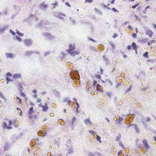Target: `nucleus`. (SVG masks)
Listing matches in <instances>:
<instances>
[{"label":"nucleus","mask_w":156,"mask_h":156,"mask_svg":"<svg viewBox=\"0 0 156 156\" xmlns=\"http://www.w3.org/2000/svg\"><path fill=\"white\" fill-rule=\"evenodd\" d=\"M24 44L26 46H29L30 45L32 42L29 39H26L24 40Z\"/></svg>","instance_id":"nucleus-5"},{"label":"nucleus","mask_w":156,"mask_h":156,"mask_svg":"<svg viewBox=\"0 0 156 156\" xmlns=\"http://www.w3.org/2000/svg\"><path fill=\"white\" fill-rule=\"evenodd\" d=\"M154 140H155V141H156V137H154Z\"/></svg>","instance_id":"nucleus-61"},{"label":"nucleus","mask_w":156,"mask_h":156,"mask_svg":"<svg viewBox=\"0 0 156 156\" xmlns=\"http://www.w3.org/2000/svg\"><path fill=\"white\" fill-rule=\"evenodd\" d=\"M97 83V81L95 80H94V82H93V85L94 87L95 86V84Z\"/></svg>","instance_id":"nucleus-30"},{"label":"nucleus","mask_w":156,"mask_h":156,"mask_svg":"<svg viewBox=\"0 0 156 156\" xmlns=\"http://www.w3.org/2000/svg\"><path fill=\"white\" fill-rule=\"evenodd\" d=\"M112 10L114 12H116V11H117V10H116V9L114 8H112Z\"/></svg>","instance_id":"nucleus-38"},{"label":"nucleus","mask_w":156,"mask_h":156,"mask_svg":"<svg viewBox=\"0 0 156 156\" xmlns=\"http://www.w3.org/2000/svg\"><path fill=\"white\" fill-rule=\"evenodd\" d=\"M10 33L12 34L13 35L15 36L16 35V33L15 32L12 31V30H11Z\"/></svg>","instance_id":"nucleus-32"},{"label":"nucleus","mask_w":156,"mask_h":156,"mask_svg":"<svg viewBox=\"0 0 156 156\" xmlns=\"http://www.w3.org/2000/svg\"><path fill=\"white\" fill-rule=\"evenodd\" d=\"M155 42V41L154 40H152L150 41L147 43L148 45L150 46L152 44L154 43Z\"/></svg>","instance_id":"nucleus-12"},{"label":"nucleus","mask_w":156,"mask_h":156,"mask_svg":"<svg viewBox=\"0 0 156 156\" xmlns=\"http://www.w3.org/2000/svg\"><path fill=\"white\" fill-rule=\"evenodd\" d=\"M42 5L44 8H45L46 7H47V5H44V4H42Z\"/></svg>","instance_id":"nucleus-44"},{"label":"nucleus","mask_w":156,"mask_h":156,"mask_svg":"<svg viewBox=\"0 0 156 156\" xmlns=\"http://www.w3.org/2000/svg\"><path fill=\"white\" fill-rule=\"evenodd\" d=\"M16 33L19 35L20 36H23V33H22L19 31H17Z\"/></svg>","instance_id":"nucleus-17"},{"label":"nucleus","mask_w":156,"mask_h":156,"mask_svg":"<svg viewBox=\"0 0 156 156\" xmlns=\"http://www.w3.org/2000/svg\"><path fill=\"white\" fill-rule=\"evenodd\" d=\"M43 105L41 103L39 105V106L40 107H42V106H43Z\"/></svg>","instance_id":"nucleus-51"},{"label":"nucleus","mask_w":156,"mask_h":156,"mask_svg":"<svg viewBox=\"0 0 156 156\" xmlns=\"http://www.w3.org/2000/svg\"><path fill=\"white\" fill-rule=\"evenodd\" d=\"M121 146L122 147H123V148H124V147H123V145L122 144H121Z\"/></svg>","instance_id":"nucleus-57"},{"label":"nucleus","mask_w":156,"mask_h":156,"mask_svg":"<svg viewBox=\"0 0 156 156\" xmlns=\"http://www.w3.org/2000/svg\"><path fill=\"white\" fill-rule=\"evenodd\" d=\"M100 86V85L99 84H97V85H96V90H99V87Z\"/></svg>","instance_id":"nucleus-31"},{"label":"nucleus","mask_w":156,"mask_h":156,"mask_svg":"<svg viewBox=\"0 0 156 156\" xmlns=\"http://www.w3.org/2000/svg\"><path fill=\"white\" fill-rule=\"evenodd\" d=\"M16 121H12L10 119L9 120V126H7V124L5 122H3L2 123V126L3 129H11L12 128V127L10 126L12 123H14V122H15Z\"/></svg>","instance_id":"nucleus-1"},{"label":"nucleus","mask_w":156,"mask_h":156,"mask_svg":"<svg viewBox=\"0 0 156 156\" xmlns=\"http://www.w3.org/2000/svg\"><path fill=\"white\" fill-rule=\"evenodd\" d=\"M127 48L128 49L130 50L131 48V46L130 45H129L127 46Z\"/></svg>","instance_id":"nucleus-36"},{"label":"nucleus","mask_w":156,"mask_h":156,"mask_svg":"<svg viewBox=\"0 0 156 156\" xmlns=\"http://www.w3.org/2000/svg\"><path fill=\"white\" fill-rule=\"evenodd\" d=\"M117 36V34H116L115 33L114 34V35H113V37L114 38H115Z\"/></svg>","instance_id":"nucleus-35"},{"label":"nucleus","mask_w":156,"mask_h":156,"mask_svg":"<svg viewBox=\"0 0 156 156\" xmlns=\"http://www.w3.org/2000/svg\"><path fill=\"white\" fill-rule=\"evenodd\" d=\"M153 25L154 27L156 29V25L155 24H153Z\"/></svg>","instance_id":"nucleus-55"},{"label":"nucleus","mask_w":156,"mask_h":156,"mask_svg":"<svg viewBox=\"0 0 156 156\" xmlns=\"http://www.w3.org/2000/svg\"><path fill=\"white\" fill-rule=\"evenodd\" d=\"M106 120H107V122H109V120L108 119V118H106Z\"/></svg>","instance_id":"nucleus-56"},{"label":"nucleus","mask_w":156,"mask_h":156,"mask_svg":"<svg viewBox=\"0 0 156 156\" xmlns=\"http://www.w3.org/2000/svg\"><path fill=\"white\" fill-rule=\"evenodd\" d=\"M16 39L18 41H22V39L21 38L18 37V36H16Z\"/></svg>","instance_id":"nucleus-22"},{"label":"nucleus","mask_w":156,"mask_h":156,"mask_svg":"<svg viewBox=\"0 0 156 156\" xmlns=\"http://www.w3.org/2000/svg\"><path fill=\"white\" fill-rule=\"evenodd\" d=\"M118 155H120V152H119V153H118Z\"/></svg>","instance_id":"nucleus-62"},{"label":"nucleus","mask_w":156,"mask_h":156,"mask_svg":"<svg viewBox=\"0 0 156 156\" xmlns=\"http://www.w3.org/2000/svg\"><path fill=\"white\" fill-rule=\"evenodd\" d=\"M136 33H133L132 34V37L134 38H136Z\"/></svg>","instance_id":"nucleus-29"},{"label":"nucleus","mask_w":156,"mask_h":156,"mask_svg":"<svg viewBox=\"0 0 156 156\" xmlns=\"http://www.w3.org/2000/svg\"><path fill=\"white\" fill-rule=\"evenodd\" d=\"M41 99H38L37 100V103H39L41 102Z\"/></svg>","instance_id":"nucleus-39"},{"label":"nucleus","mask_w":156,"mask_h":156,"mask_svg":"<svg viewBox=\"0 0 156 156\" xmlns=\"http://www.w3.org/2000/svg\"><path fill=\"white\" fill-rule=\"evenodd\" d=\"M153 32L152 31L150 30H148L146 31V34L148 35L149 37H151L153 35Z\"/></svg>","instance_id":"nucleus-4"},{"label":"nucleus","mask_w":156,"mask_h":156,"mask_svg":"<svg viewBox=\"0 0 156 156\" xmlns=\"http://www.w3.org/2000/svg\"><path fill=\"white\" fill-rule=\"evenodd\" d=\"M46 120H47V119H44V120H43V122H44V121H46Z\"/></svg>","instance_id":"nucleus-59"},{"label":"nucleus","mask_w":156,"mask_h":156,"mask_svg":"<svg viewBox=\"0 0 156 156\" xmlns=\"http://www.w3.org/2000/svg\"><path fill=\"white\" fill-rule=\"evenodd\" d=\"M6 80L7 81V84H8L9 82H12V80L10 78L7 77L6 78Z\"/></svg>","instance_id":"nucleus-14"},{"label":"nucleus","mask_w":156,"mask_h":156,"mask_svg":"<svg viewBox=\"0 0 156 156\" xmlns=\"http://www.w3.org/2000/svg\"><path fill=\"white\" fill-rule=\"evenodd\" d=\"M0 97H3V96L1 92H0Z\"/></svg>","instance_id":"nucleus-50"},{"label":"nucleus","mask_w":156,"mask_h":156,"mask_svg":"<svg viewBox=\"0 0 156 156\" xmlns=\"http://www.w3.org/2000/svg\"><path fill=\"white\" fill-rule=\"evenodd\" d=\"M148 53L147 52H145L143 55L144 57H146L147 58H148Z\"/></svg>","instance_id":"nucleus-13"},{"label":"nucleus","mask_w":156,"mask_h":156,"mask_svg":"<svg viewBox=\"0 0 156 156\" xmlns=\"http://www.w3.org/2000/svg\"><path fill=\"white\" fill-rule=\"evenodd\" d=\"M76 120V119L74 117H73L72 119V123H73L74 121Z\"/></svg>","instance_id":"nucleus-27"},{"label":"nucleus","mask_w":156,"mask_h":156,"mask_svg":"<svg viewBox=\"0 0 156 156\" xmlns=\"http://www.w3.org/2000/svg\"><path fill=\"white\" fill-rule=\"evenodd\" d=\"M136 33L137 34L138 33V29L137 28H136Z\"/></svg>","instance_id":"nucleus-52"},{"label":"nucleus","mask_w":156,"mask_h":156,"mask_svg":"<svg viewBox=\"0 0 156 156\" xmlns=\"http://www.w3.org/2000/svg\"><path fill=\"white\" fill-rule=\"evenodd\" d=\"M95 77L98 79H101V76L100 75H98V74H96L95 75Z\"/></svg>","instance_id":"nucleus-21"},{"label":"nucleus","mask_w":156,"mask_h":156,"mask_svg":"<svg viewBox=\"0 0 156 156\" xmlns=\"http://www.w3.org/2000/svg\"><path fill=\"white\" fill-rule=\"evenodd\" d=\"M89 132L90 133L92 134V135H94L95 133H94V131H89Z\"/></svg>","instance_id":"nucleus-37"},{"label":"nucleus","mask_w":156,"mask_h":156,"mask_svg":"<svg viewBox=\"0 0 156 156\" xmlns=\"http://www.w3.org/2000/svg\"><path fill=\"white\" fill-rule=\"evenodd\" d=\"M33 107H31L30 108V110L29 111V114H31L33 113Z\"/></svg>","instance_id":"nucleus-16"},{"label":"nucleus","mask_w":156,"mask_h":156,"mask_svg":"<svg viewBox=\"0 0 156 156\" xmlns=\"http://www.w3.org/2000/svg\"><path fill=\"white\" fill-rule=\"evenodd\" d=\"M107 94L109 97H111V94L110 93H107Z\"/></svg>","instance_id":"nucleus-42"},{"label":"nucleus","mask_w":156,"mask_h":156,"mask_svg":"<svg viewBox=\"0 0 156 156\" xmlns=\"http://www.w3.org/2000/svg\"><path fill=\"white\" fill-rule=\"evenodd\" d=\"M69 53L70 54L71 56L75 57L76 55H78L80 53L78 51H74L69 52Z\"/></svg>","instance_id":"nucleus-3"},{"label":"nucleus","mask_w":156,"mask_h":156,"mask_svg":"<svg viewBox=\"0 0 156 156\" xmlns=\"http://www.w3.org/2000/svg\"><path fill=\"white\" fill-rule=\"evenodd\" d=\"M89 40H91L93 41H94V42H95V41H94V40L93 39H91V38H89Z\"/></svg>","instance_id":"nucleus-46"},{"label":"nucleus","mask_w":156,"mask_h":156,"mask_svg":"<svg viewBox=\"0 0 156 156\" xmlns=\"http://www.w3.org/2000/svg\"><path fill=\"white\" fill-rule=\"evenodd\" d=\"M139 5V4L136 3V4H135L134 5H133L132 6V8L133 9H135L137 6H138Z\"/></svg>","instance_id":"nucleus-18"},{"label":"nucleus","mask_w":156,"mask_h":156,"mask_svg":"<svg viewBox=\"0 0 156 156\" xmlns=\"http://www.w3.org/2000/svg\"><path fill=\"white\" fill-rule=\"evenodd\" d=\"M58 3L57 2H55V3H54L53 4V5L54 6V7H53V8H55V7L57 5Z\"/></svg>","instance_id":"nucleus-33"},{"label":"nucleus","mask_w":156,"mask_h":156,"mask_svg":"<svg viewBox=\"0 0 156 156\" xmlns=\"http://www.w3.org/2000/svg\"><path fill=\"white\" fill-rule=\"evenodd\" d=\"M150 120V119L149 118H147V121L149 122Z\"/></svg>","instance_id":"nucleus-45"},{"label":"nucleus","mask_w":156,"mask_h":156,"mask_svg":"<svg viewBox=\"0 0 156 156\" xmlns=\"http://www.w3.org/2000/svg\"><path fill=\"white\" fill-rule=\"evenodd\" d=\"M12 74L10 73H8L7 74H6V76H12Z\"/></svg>","instance_id":"nucleus-26"},{"label":"nucleus","mask_w":156,"mask_h":156,"mask_svg":"<svg viewBox=\"0 0 156 156\" xmlns=\"http://www.w3.org/2000/svg\"><path fill=\"white\" fill-rule=\"evenodd\" d=\"M115 0H112V1L111 2V3L112 4H113Z\"/></svg>","instance_id":"nucleus-47"},{"label":"nucleus","mask_w":156,"mask_h":156,"mask_svg":"<svg viewBox=\"0 0 156 156\" xmlns=\"http://www.w3.org/2000/svg\"><path fill=\"white\" fill-rule=\"evenodd\" d=\"M76 105L77 106V108H76V112H77V113H78V108L80 107V106H79L78 103L77 102H76Z\"/></svg>","instance_id":"nucleus-24"},{"label":"nucleus","mask_w":156,"mask_h":156,"mask_svg":"<svg viewBox=\"0 0 156 156\" xmlns=\"http://www.w3.org/2000/svg\"><path fill=\"white\" fill-rule=\"evenodd\" d=\"M17 110H19L20 111V115H22V112L21 111V110L20 109V108H17Z\"/></svg>","instance_id":"nucleus-34"},{"label":"nucleus","mask_w":156,"mask_h":156,"mask_svg":"<svg viewBox=\"0 0 156 156\" xmlns=\"http://www.w3.org/2000/svg\"><path fill=\"white\" fill-rule=\"evenodd\" d=\"M123 57L124 58H126L127 57V56L126 55H123Z\"/></svg>","instance_id":"nucleus-49"},{"label":"nucleus","mask_w":156,"mask_h":156,"mask_svg":"<svg viewBox=\"0 0 156 156\" xmlns=\"http://www.w3.org/2000/svg\"><path fill=\"white\" fill-rule=\"evenodd\" d=\"M84 122L86 124L90 123V122L89 119H87L84 120Z\"/></svg>","instance_id":"nucleus-15"},{"label":"nucleus","mask_w":156,"mask_h":156,"mask_svg":"<svg viewBox=\"0 0 156 156\" xmlns=\"http://www.w3.org/2000/svg\"><path fill=\"white\" fill-rule=\"evenodd\" d=\"M33 92L34 94H36L37 93V90L36 89L34 90H33Z\"/></svg>","instance_id":"nucleus-40"},{"label":"nucleus","mask_w":156,"mask_h":156,"mask_svg":"<svg viewBox=\"0 0 156 156\" xmlns=\"http://www.w3.org/2000/svg\"><path fill=\"white\" fill-rule=\"evenodd\" d=\"M147 40V38H144L143 39H140L139 40V42L140 43H145L146 42Z\"/></svg>","instance_id":"nucleus-10"},{"label":"nucleus","mask_w":156,"mask_h":156,"mask_svg":"<svg viewBox=\"0 0 156 156\" xmlns=\"http://www.w3.org/2000/svg\"><path fill=\"white\" fill-rule=\"evenodd\" d=\"M64 111L65 113H66V109H65L64 110Z\"/></svg>","instance_id":"nucleus-60"},{"label":"nucleus","mask_w":156,"mask_h":156,"mask_svg":"<svg viewBox=\"0 0 156 156\" xmlns=\"http://www.w3.org/2000/svg\"><path fill=\"white\" fill-rule=\"evenodd\" d=\"M37 94H35L34 96V97L35 98H36L37 97Z\"/></svg>","instance_id":"nucleus-54"},{"label":"nucleus","mask_w":156,"mask_h":156,"mask_svg":"<svg viewBox=\"0 0 156 156\" xmlns=\"http://www.w3.org/2000/svg\"><path fill=\"white\" fill-rule=\"evenodd\" d=\"M21 75L20 74H15L13 76V78L15 79L21 78Z\"/></svg>","instance_id":"nucleus-7"},{"label":"nucleus","mask_w":156,"mask_h":156,"mask_svg":"<svg viewBox=\"0 0 156 156\" xmlns=\"http://www.w3.org/2000/svg\"><path fill=\"white\" fill-rule=\"evenodd\" d=\"M62 1L63 2H64V0H62Z\"/></svg>","instance_id":"nucleus-64"},{"label":"nucleus","mask_w":156,"mask_h":156,"mask_svg":"<svg viewBox=\"0 0 156 156\" xmlns=\"http://www.w3.org/2000/svg\"><path fill=\"white\" fill-rule=\"evenodd\" d=\"M5 55L7 58H12L14 56V55L12 53H6Z\"/></svg>","instance_id":"nucleus-9"},{"label":"nucleus","mask_w":156,"mask_h":156,"mask_svg":"<svg viewBox=\"0 0 156 156\" xmlns=\"http://www.w3.org/2000/svg\"><path fill=\"white\" fill-rule=\"evenodd\" d=\"M97 140L99 141L100 143L101 142V141L100 140V137L98 136H97Z\"/></svg>","instance_id":"nucleus-23"},{"label":"nucleus","mask_w":156,"mask_h":156,"mask_svg":"<svg viewBox=\"0 0 156 156\" xmlns=\"http://www.w3.org/2000/svg\"><path fill=\"white\" fill-rule=\"evenodd\" d=\"M132 45L133 47V50L136 51L137 49V47L136 45V44L135 42H133L132 44Z\"/></svg>","instance_id":"nucleus-11"},{"label":"nucleus","mask_w":156,"mask_h":156,"mask_svg":"<svg viewBox=\"0 0 156 156\" xmlns=\"http://www.w3.org/2000/svg\"><path fill=\"white\" fill-rule=\"evenodd\" d=\"M16 98L19 100V103L20 104H22V100L20 98L18 97H16Z\"/></svg>","instance_id":"nucleus-20"},{"label":"nucleus","mask_w":156,"mask_h":156,"mask_svg":"<svg viewBox=\"0 0 156 156\" xmlns=\"http://www.w3.org/2000/svg\"><path fill=\"white\" fill-rule=\"evenodd\" d=\"M103 69L102 68L100 69V73L101 74H103Z\"/></svg>","instance_id":"nucleus-41"},{"label":"nucleus","mask_w":156,"mask_h":156,"mask_svg":"<svg viewBox=\"0 0 156 156\" xmlns=\"http://www.w3.org/2000/svg\"><path fill=\"white\" fill-rule=\"evenodd\" d=\"M18 85L20 87V90H22L23 89L22 88V84L20 83L18 84Z\"/></svg>","instance_id":"nucleus-19"},{"label":"nucleus","mask_w":156,"mask_h":156,"mask_svg":"<svg viewBox=\"0 0 156 156\" xmlns=\"http://www.w3.org/2000/svg\"><path fill=\"white\" fill-rule=\"evenodd\" d=\"M149 8V6H147V7L145 9H147V8Z\"/></svg>","instance_id":"nucleus-58"},{"label":"nucleus","mask_w":156,"mask_h":156,"mask_svg":"<svg viewBox=\"0 0 156 156\" xmlns=\"http://www.w3.org/2000/svg\"><path fill=\"white\" fill-rule=\"evenodd\" d=\"M70 101H69L68 102V104H70Z\"/></svg>","instance_id":"nucleus-63"},{"label":"nucleus","mask_w":156,"mask_h":156,"mask_svg":"<svg viewBox=\"0 0 156 156\" xmlns=\"http://www.w3.org/2000/svg\"><path fill=\"white\" fill-rule=\"evenodd\" d=\"M75 49V45L74 44H70L69 45V49L68 50H66V51H67L68 53H69V52H71Z\"/></svg>","instance_id":"nucleus-2"},{"label":"nucleus","mask_w":156,"mask_h":156,"mask_svg":"<svg viewBox=\"0 0 156 156\" xmlns=\"http://www.w3.org/2000/svg\"><path fill=\"white\" fill-rule=\"evenodd\" d=\"M20 95L22 97H26V94L23 92H21Z\"/></svg>","instance_id":"nucleus-25"},{"label":"nucleus","mask_w":156,"mask_h":156,"mask_svg":"<svg viewBox=\"0 0 156 156\" xmlns=\"http://www.w3.org/2000/svg\"><path fill=\"white\" fill-rule=\"evenodd\" d=\"M142 142L144 144V146L147 149L149 148V146L147 142L146 139H144L142 140Z\"/></svg>","instance_id":"nucleus-6"},{"label":"nucleus","mask_w":156,"mask_h":156,"mask_svg":"<svg viewBox=\"0 0 156 156\" xmlns=\"http://www.w3.org/2000/svg\"><path fill=\"white\" fill-rule=\"evenodd\" d=\"M65 4L66 5H67L69 7H70L71 5L69 4L68 2H66L65 3Z\"/></svg>","instance_id":"nucleus-43"},{"label":"nucleus","mask_w":156,"mask_h":156,"mask_svg":"<svg viewBox=\"0 0 156 156\" xmlns=\"http://www.w3.org/2000/svg\"><path fill=\"white\" fill-rule=\"evenodd\" d=\"M42 111L43 112H46L48 109V106L47 104L46 103L45 104L44 106H42Z\"/></svg>","instance_id":"nucleus-8"},{"label":"nucleus","mask_w":156,"mask_h":156,"mask_svg":"<svg viewBox=\"0 0 156 156\" xmlns=\"http://www.w3.org/2000/svg\"><path fill=\"white\" fill-rule=\"evenodd\" d=\"M30 105H34L33 104L32 102H30Z\"/></svg>","instance_id":"nucleus-53"},{"label":"nucleus","mask_w":156,"mask_h":156,"mask_svg":"<svg viewBox=\"0 0 156 156\" xmlns=\"http://www.w3.org/2000/svg\"><path fill=\"white\" fill-rule=\"evenodd\" d=\"M92 0H85V2L91 3L92 2Z\"/></svg>","instance_id":"nucleus-28"},{"label":"nucleus","mask_w":156,"mask_h":156,"mask_svg":"<svg viewBox=\"0 0 156 156\" xmlns=\"http://www.w3.org/2000/svg\"><path fill=\"white\" fill-rule=\"evenodd\" d=\"M128 27L130 29H131L132 28V27L130 25H129Z\"/></svg>","instance_id":"nucleus-48"}]
</instances>
